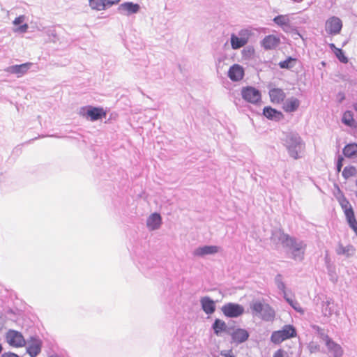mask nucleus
<instances>
[{"label":"nucleus","mask_w":357,"mask_h":357,"mask_svg":"<svg viewBox=\"0 0 357 357\" xmlns=\"http://www.w3.org/2000/svg\"><path fill=\"white\" fill-rule=\"evenodd\" d=\"M283 144L291 158L294 160L301 158V153L305 149V143L298 133L294 132L286 133L283 139Z\"/></svg>","instance_id":"obj_1"},{"label":"nucleus","mask_w":357,"mask_h":357,"mask_svg":"<svg viewBox=\"0 0 357 357\" xmlns=\"http://www.w3.org/2000/svg\"><path fill=\"white\" fill-rule=\"evenodd\" d=\"M273 357H287V354L284 350L280 349L275 352Z\"/></svg>","instance_id":"obj_43"},{"label":"nucleus","mask_w":357,"mask_h":357,"mask_svg":"<svg viewBox=\"0 0 357 357\" xmlns=\"http://www.w3.org/2000/svg\"><path fill=\"white\" fill-rule=\"evenodd\" d=\"M333 304L332 298H328L326 301H323L321 304V312L324 317H329L333 314V309L331 306Z\"/></svg>","instance_id":"obj_29"},{"label":"nucleus","mask_w":357,"mask_h":357,"mask_svg":"<svg viewBox=\"0 0 357 357\" xmlns=\"http://www.w3.org/2000/svg\"><path fill=\"white\" fill-rule=\"evenodd\" d=\"M26 352L31 357H36L41 352L43 342L38 335L30 336L26 341Z\"/></svg>","instance_id":"obj_10"},{"label":"nucleus","mask_w":357,"mask_h":357,"mask_svg":"<svg viewBox=\"0 0 357 357\" xmlns=\"http://www.w3.org/2000/svg\"><path fill=\"white\" fill-rule=\"evenodd\" d=\"M297 59L288 57L286 60L280 61L278 65L280 68L291 69L296 65Z\"/></svg>","instance_id":"obj_36"},{"label":"nucleus","mask_w":357,"mask_h":357,"mask_svg":"<svg viewBox=\"0 0 357 357\" xmlns=\"http://www.w3.org/2000/svg\"><path fill=\"white\" fill-rule=\"evenodd\" d=\"M284 296V300L287 301V303L297 312H299L300 314H303L304 313V310L301 307L300 303L292 299L291 298H289L287 296V294H285Z\"/></svg>","instance_id":"obj_34"},{"label":"nucleus","mask_w":357,"mask_h":357,"mask_svg":"<svg viewBox=\"0 0 357 357\" xmlns=\"http://www.w3.org/2000/svg\"><path fill=\"white\" fill-rule=\"evenodd\" d=\"M329 47L333 51L334 54L340 62L343 63H347L348 62L347 57L344 55L341 49L336 47L333 43L329 44Z\"/></svg>","instance_id":"obj_32"},{"label":"nucleus","mask_w":357,"mask_h":357,"mask_svg":"<svg viewBox=\"0 0 357 357\" xmlns=\"http://www.w3.org/2000/svg\"><path fill=\"white\" fill-rule=\"evenodd\" d=\"M357 174V168L353 165L346 166L342 172V176L345 180L349 178L356 176Z\"/></svg>","instance_id":"obj_33"},{"label":"nucleus","mask_w":357,"mask_h":357,"mask_svg":"<svg viewBox=\"0 0 357 357\" xmlns=\"http://www.w3.org/2000/svg\"><path fill=\"white\" fill-rule=\"evenodd\" d=\"M244 69L239 64H234L228 70V77L234 82L241 80L244 77Z\"/></svg>","instance_id":"obj_14"},{"label":"nucleus","mask_w":357,"mask_h":357,"mask_svg":"<svg viewBox=\"0 0 357 357\" xmlns=\"http://www.w3.org/2000/svg\"><path fill=\"white\" fill-rule=\"evenodd\" d=\"M342 26V22L339 17L332 16L326 20L325 30L330 35H337L340 33Z\"/></svg>","instance_id":"obj_11"},{"label":"nucleus","mask_w":357,"mask_h":357,"mask_svg":"<svg viewBox=\"0 0 357 357\" xmlns=\"http://www.w3.org/2000/svg\"><path fill=\"white\" fill-rule=\"evenodd\" d=\"M229 335H230L231 337L232 342L236 343V344L245 342L250 337L249 332L247 330L241 328L233 330L231 329Z\"/></svg>","instance_id":"obj_12"},{"label":"nucleus","mask_w":357,"mask_h":357,"mask_svg":"<svg viewBox=\"0 0 357 357\" xmlns=\"http://www.w3.org/2000/svg\"><path fill=\"white\" fill-rule=\"evenodd\" d=\"M343 155L348 158H354L357 157V144L351 143L347 144L343 150Z\"/></svg>","instance_id":"obj_26"},{"label":"nucleus","mask_w":357,"mask_h":357,"mask_svg":"<svg viewBox=\"0 0 357 357\" xmlns=\"http://www.w3.org/2000/svg\"><path fill=\"white\" fill-rule=\"evenodd\" d=\"M307 245L304 241L290 236L284 248L291 254V258L295 261H302L304 259Z\"/></svg>","instance_id":"obj_3"},{"label":"nucleus","mask_w":357,"mask_h":357,"mask_svg":"<svg viewBox=\"0 0 357 357\" xmlns=\"http://www.w3.org/2000/svg\"><path fill=\"white\" fill-rule=\"evenodd\" d=\"M290 235L285 234L283 230L279 229L272 231L271 239L273 243H280L284 248Z\"/></svg>","instance_id":"obj_20"},{"label":"nucleus","mask_w":357,"mask_h":357,"mask_svg":"<svg viewBox=\"0 0 357 357\" xmlns=\"http://www.w3.org/2000/svg\"><path fill=\"white\" fill-rule=\"evenodd\" d=\"M220 355L222 356H224V357H234V354H232V351L231 350H229V351L223 350V351H221Z\"/></svg>","instance_id":"obj_46"},{"label":"nucleus","mask_w":357,"mask_h":357,"mask_svg":"<svg viewBox=\"0 0 357 357\" xmlns=\"http://www.w3.org/2000/svg\"><path fill=\"white\" fill-rule=\"evenodd\" d=\"M311 328L315 331L319 337L325 342L331 338L328 334L325 333L324 329L321 328L320 326L314 324L311 326Z\"/></svg>","instance_id":"obj_37"},{"label":"nucleus","mask_w":357,"mask_h":357,"mask_svg":"<svg viewBox=\"0 0 357 357\" xmlns=\"http://www.w3.org/2000/svg\"><path fill=\"white\" fill-rule=\"evenodd\" d=\"M300 105V101L296 98L287 99L283 102V109L288 113L294 112Z\"/></svg>","instance_id":"obj_24"},{"label":"nucleus","mask_w":357,"mask_h":357,"mask_svg":"<svg viewBox=\"0 0 357 357\" xmlns=\"http://www.w3.org/2000/svg\"><path fill=\"white\" fill-rule=\"evenodd\" d=\"M342 122L347 126L352 127L354 124L353 112L349 110L345 111L342 115Z\"/></svg>","instance_id":"obj_35"},{"label":"nucleus","mask_w":357,"mask_h":357,"mask_svg":"<svg viewBox=\"0 0 357 357\" xmlns=\"http://www.w3.org/2000/svg\"><path fill=\"white\" fill-rule=\"evenodd\" d=\"M345 93L343 91H340V92L336 96V100L338 103H342L345 99Z\"/></svg>","instance_id":"obj_42"},{"label":"nucleus","mask_w":357,"mask_h":357,"mask_svg":"<svg viewBox=\"0 0 357 357\" xmlns=\"http://www.w3.org/2000/svg\"><path fill=\"white\" fill-rule=\"evenodd\" d=\"M80 113L86 119L91 121H96L102 118H105L107 115L106 111L100 107H94L91 105H87L82 107L80 110Z\"/></svg>","instance_id":"obj_7"},{"label":"nucleus","mask_w":357,"mask_h":357,"mask_svg":"<svg viewBox=\"0 0 357 357\" xmlns=\"http://www.w3.org/2000/svg\"><path fill=\"white\" fill-rule=\"evenodd\" d=\"M6 313L8 319L12 321H15L16 319L17 314L14 310L10 308L8 310H6Z\"/></svg>","instance_id":"obj_41"},{"label":"nucleus","mask_w":357,"mask_h":357,"mask_svg":"<svg viewBox=\"0 0 357 357\" xmlns=\"http://www.w3.org/2000/svg\"><path fill=\"white\" fill-rule=\"evenodd\" d=\"M119 8L127 12L128 14H131L137 13L139 10V6L132 2H126L122 3Z\"/></svg>","instance_id":"obj_30"},{"label":"nucleus","mask_w":357,"mask_h":357,"mask_svg":"<svg viewBox=\"0 0 357 357\" xmlns=\"http://www.w3.org/2000/svg\"><path fill=\"white\" fill-rule=\"evenodd\" d=\"M244 89H247V90H249V89H253L252 87H246Z\"/></svg>","instance_id":"obj_51"},{"label":"nucleus","mask_w":357,"mask_h":357,"mask_svg":"<svg viewBox=\"0 0 357 357\" xmlns=\"http://www.w3.org/2000/svg\"><path fill=\"white\" fill-rule=\"evenodd\" d=\"M5 339L10 346L14 347H22L26 344V340L22 334L15 330H8L6 333Z\"/></svg>","instance_id":"obj_9"},{"label":"nucleus","mask_w":357,"mask_h":357,"mask_svg":"<svg viewBox=\"0 0 357 357\" xmlns=\"http://www.w3.org/2000/svg\"><path fill=\"white\" fill-rule=\"evenodd\" d=\"M28 29V24H24L21 26H20L19 27H17L15 31V32H21V33H24Z\"/></svg>","instance_id":"obj_44"},{"label":"nucleus","mask_w":357,"mask_h":357,"mask_svg":"<svg viewBox=\"0 0 357 357\" xmlns=\"http://www.w3.org/2000/svg\"><path fill=\"white\" fill-rule=\"evenodd\" d=\"M119 2L120 0H89V6L93 10H103Z\"/></svg>","instance_id":"obj_13"},{"label":"nucleus","mask_w":357,"mask_h":357,"mask_svg":"<svg viewBox=\"0 0 357 357\" xmlns=\"http://www.w3.org/2000/svg\"><path fill=\"white\" fill-rule=\"evenodd\" d=\"M250 307L254 316L259 317L265 321H272L275 318V312L269 304L261 301H253Z\"/></svg>","instance_id":"obj_4"},{"label":"nucleus","mask_w":357,"mask_h":357,"mask_svg":"<svg viewBox=\"0 0 357 357\" xmlns=\"http://www.w3.org/2000/svg\"><path fill=\"white\" fill-rule=\"evenodd\" d=\"M335 186L338 193V195H335V197L344 211L349 226L354 230L357 236V220L355 217L353 207L339 186Z\"/></svg>","instance_id":"obj_2"},{"label":"nucleus","mask_w":357,"mask_h":357,"mask_svg":"<svg viewBox=\"0 0 357 357\" xmlns=\"http://www.w3.org/2000/svg\"><path fill=\"white\" fill-rule=\"evenodd\" d=\"M353 107L354 110L357 112V103L354 104Z\"/></svg>","instance_id":"obj_49"},{"label":"nucleus","mask_w":357,"mask_h":357,"mask_svg":"<svg viewBox=\"0 0 357 357\" xmlns=\"http://www.w3.org/2000/svg\"><path fill=\"white\" fill-rule=\"evenodd\" d=\"M328 352L332 354L333 357H342L343 355V349L342 347L330 338L325 342Z\"/></svg>","instance_id":"obj_18"},{"label":"nucleus","mask_w":357,"mask_h":357,"mask_svg":"<svg viewBox=\"0 0 357 357\" xmlns=\"http://www.w3.org/2000/svg\"><path fill=\"white\" fill-rule=\"evenodd\" d=\"M1 357H20V356L13 352L8 351V352H5L3 354H1Z\"/></svg>","instance_id":"obj_47"},{"label":"nucleus","mask_w":357,"mask_h":357,"mask_svg":"<svg viewBox=\"0 0 357 357\" xmlns=\"http://www.w3.org/2000/svg\"><path fill=\"white\" fill-rule=\"evenodd\" d=\"M241 98L234 97V102L237 107H241V103L243 101L254 105H257L261 102V91H241Z\"/></svg>","instance_id":"obj_6"},{"label":"nucleus","mask_w":357,"mask_h":357,"mask_svg":"<svg viewBox=\"0 0 357 357\" xmlns=\"http://www.w3.org/2000/svg\"><path fill=\"white\" fill-rule=\"evenodd\" d=\"M162 224L161 215L158 213H152L147 219L146 225L151 230L158 229Z\"/></svg>","instance_id":"obj_23"},{"label":"nucleus","mask_w":357,"mask_h":357,"mask_svg":"<svg viewBox=\"0 0 357 357\" xmlns=\"http://www.w3.org/2000/svg\"><path fill=\"white\" fill-rule=\"evenodd\" d=\"M50 357H59V356H56V355H55V356H54V355H53V356H50Z\"/></svg>","instance_id":"obj_53"},{"label":"nucleus","mask_w":357,"mask_h":357,"mask_svg":"<svg viewBox=\"0 0 357 357\" xmlns=\"http://www.w3.org/2000/svg\"><path fill=\"white\" fill-rule=\"evenodd\" d=\"M248 43V39L245 38H238L234 34L231 36V45L234 50L239 49Z\"/></svg>","instance_id":"obj_28"},{"label":"nucleus","mask_w":357,"mask_h":357,"mask_svg":"<svg viewBox=\"0 0 357 357\" xmlns=\"http://www.w3.org/2000/svg\"><path fill=\"white\" fill-rule=\"evenodd\" d=\"M344 158L339 155L337 156V161H336V171L337 173L340 172L341 170H342V168L343 167V162H344Z\"/></svg>","instance_id":"obj_40"},{"label":"nucleus","mask_w":357,"mask_h":357,"mask_svg":"<svg viewBox=\"0 0 357 357\" xmlns=\"http://www.w3.org/2000/svg\"><path fill=\"white\" fill-rule=\"evenodd\" d=\"M354 248L352 245H348L347 246H343L342 244L339 243L337 249L336 253L338 255H346L347 257L353 255L354 252Z\"/></svg>","instance_id":"obj_27"},{"label":"nucleus","mask_w":357,"mask_h":357,"mask_svg":"<svg viewBox=\"0 0 357 357\" xmlns=\"http://www.w3.org/2000/svg\"><path fill=\"white\" fill-rule=\"evenodd\" d=\"M218 252V247L215 245H204L197 248L192 252L195 257H203L206 255H213Z\"/></svg>","instance_id":"obj_15"},{"label":"nucleus","mask_w":357,"mask_h":357,"mask_svg":"<svg viewBox=\"0 0 357 357\" xmlns=\"http://www.w3.org/2000/svg\"><path fill=\"white\" fill-rule=\"evenodd\" d=\"M297 335L296 328L291 324L284 325L281 330L273 331L271 336L273 343L278 344L282 342L296 337Z\"/></svg>","instance_id":"obj_5"},{"label":"nucleus","mask_w":357,"mask_h":357,"mask_svg":"<svg viewBox=\"0 0 357 357\" xmlns=\"http://www.w3.org/2000/svg\"><path fill=\"white\" fill-rule=\"evenodd\" d=\"M263 115L269 120L279 121L283 118V114L271 106H266L263 109Z\"/></svg>","instance_id":"obj_19"},{"label":"nucleus","mask_w":357,"mask_h":357,"mask_svg":"<svg viewBox=\"0 0 357 357\" xmlns=\"http://www.w3.org/2000/svg\"><path fill=\"white\" fill-rule=\"evenodd\" d=\"M32 66L31 63H24L20 65H15L8 68V72L12 74L17 75V77L22 76L29 70Z\"/></svg>","instance_id":"obj_21"},{"label":"nucleus","mask_w":357,"mask_h":357,"mask_svg":"<svg viewBox=\"0 0 357 357\" xmlns=\"http://www.w3.org/2000/svg\"><path fill=\"white\" fill-rule=\"evenodd\" d=\"M200 304L202 310L206 314H212L215 312L216 307L215 301L209 296H204L200 299Z\"/></svg>","instance_id":"obj_17"},{"label":"nucleus","mask_w":357,"mask_h":357,"mask_svg":"<svg viewBox=\"0 0 357 357\" xmlns=\"http://www.w3.org/2000/svg\"><path fill=\"white\" fill-rule=\"evenodd\" d=\"M223 314L228 318H237L241 316L245 309L243 305L236 303H225L221 308Z\"/></svg>","instance_id":"obj_8"},{"label":"nucleus","mask_w":357,"mask_h":357,"mask_svg":"<svg viewBox=\"0 0 357 357\" xmlns=\"http://www.w3.org/2000/svg\"><path fill=\"white\" fill-rule=\"evenodd\" d=\"M280 43V38L275 35H268L261 41L262 47L266 50H274Z\"/></svg>","instance_id":"obj_16"},{"label":"nucleus","mask_w":357,"mask_h":357,"mask_svg":"<svg viewBox=\"0 0 357 357\" xmlns=\"http://www.w3.org/2000/svg\"><path fill=\"white\" fill-rule=\"evenodd\" d=\"M3 349V346H2V344L0 343V354H1V352H2Z\"/></svg>","instance_id":"obj_50"},{"label":"nucleus","mask_w":357,"mask_h":357,"mask_svg":"<svg viewBox=\"0 0 357 357\" xmlns=\"http://www.w3.org/2000/svg\"><path fill=\"white\" fill-rule=\"evenodd\" d=\"M356 187H357V179L356 180ZM355 195H356V197H357V192H356Z\"/></svg>","instance_id":"obj_52"},{"label":"nucleus","mask_w":357,"mask_h":357,"mask_svg":"<svg viewBox=\"0 0 357 357\" xmlns=\"http://www.w3.org/2000/svg\"><path fill=\"white\" fill-rule=\"evenodd\" d=\"M25 20V17L24 15H20L15 19L13 21V24L15 25H18L24 22Z\"/></svg>","instance_id":"obj_45"},{"label":"nucleus","mask_w":357,"mask_h":357,"mask_svg":"<svg viewBox=\"0 0 357 357\" xmlns=\"http://www.w3.org/2000/svg\"><path fill=\"white\" fill-rule=\"evenodd\" d=\"M4 319L0 317V331L3 329L4 326Z\"/></svg>","instance_id":"obj_48"},{"label":"nucleus","mask_w":357,"mask_h":357,"mask_svg":"<svg viewBox=\"0 0 357 357\" xmlns=\"http://www.w3.org/2000/svg\"><path fill=\"white\" fill-rule=\"evenodd\" d=\"M275 282L278 289L282 292L283 296L287 294L286 285H285L284 282L282 281V277L280 274H278L275 276Z\"/></svg>","instance_id":"obj_38"},{"label":"nucleus","mask_w":357,"mask_h":357,"mask_svg":"<svg viewBox=\"0 0 357 357\" xmlns=\"http://www.w3.org/2000/svg\"><path fill=\"white\" fill-rule=\"evenodd\" d=\"M307 349L311 354L317 353L320 351V345L317 342L312 341L307 344Z\"/></svg>","instance_id":"obj_39"},{"label":"nucleus","mask_w":357,"mask_h":357,"mask_svg":"<svg viewBox=\"0 0 357 357\" xmlns=\"http://www.w3.org/2000/svg\"><path fill=\"white\" fill-rule=\"evenodd\" d=\"M269 96L273 104H280L284 102L286 94L284 91H269Z\"/></svg>","instance_id":"obj_25"},{"label":"nucleus","mask_w":357,"mask_h":357,"mask_svg":"<svg viewBox=\"0 0 357 357\" xmlns=\"http://www.w3.org/2000/svg\"><path fill=\"white\" fill-rule=\"evenodd\" d=\"M273 21L278 26L284 27H289L290 26V20L288 15H280L276 16Z\"/></svg>","instance_id":"obj_31"},{"label":"nucleus","mask_w":357,"mask_h":357,"mask_svg":"<svg viewBox=\"0 0 357 357\" xmlns=\"http://www.w3.org/2000/svg\"><path fill=\"white\" fill-rule=\"evenodd\" d=\"M212 328L214 333L217 335H220L222 333L229 334L231 330L232 329L231 328L227 327L226 323L220 319H215L212 325Z\"/></svg>","instance_id":"obj_22"}]
</instances>
